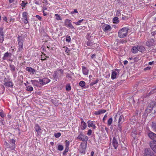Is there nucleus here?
Instances as JSON below:
<instances>
[{
	"label": "nucleus",
	"mask_w": 156,
	"mask_h": 156,
	"mask_svg": "<svg viewBox=\"0 0 156 156\" xmlns=\"http://www.w3.org/2000/svg\"><path fill=\"white\" fill-rule=\"evenodd\" d=\"M129 29L126 27H125L120 30L118 32V36L120 38L125 37L128 34Z\"/></svg>",
	"instance_id": "f257e3e1"
},
{
	"label": "nucleus",
	"mask_w": 156,
	"mask_h": 156,
	"mask_svg": "<svg viewBox=\"0 0 156 156\" xmlns=\"http://www.w3.org/2000/svg\"><path fill=\"white\" fill-rule=\"evenodd\" d=\"M24 38L21 36H19L17 37V41L18 44V48L17 52L21 51L23 49V43Z\"/></svg>",
	"instance_id": "f03ea898"
},
{
	"label": "nucleus",
	"mask_w": 156,
	"mask_h": 156,
	"mask_svg": "<svg viewBox=\"0 0 156 156\" xmlns=\"http://www.w3.org/2000/svg\"><path fill=\"white\" fill-rule=\"evenodd\" d=\"M87 146V142L85 144L82 142L81 143L79 148V151L81 153L85 154Z\"/></svg>",
	"instance_id": "7ed1b4c3"
},
{
	"label": "nucleus",
	"mask_w": 156,
	"mask_h": 156,
	"mask_svg": "<svg viewBox=\"0 0 156 156\" xmlns=\"http://www.w3.org/2000/svg\"><path fill=\"white\" fill-rule=\"evenodd\" d=\"M65 26L69 29H72L74 28V27L71 23V20L66 19L64 23Z\"/></svg>",
	"instance_id": "20e7f679"
},
{
	"label": "nucleus",
	"mask_w": 156,
	"mask_h": 156,
	"mask_svg": "<svg viewBox=\"0 0 156 156\" xmlns=\"http://www.w3.org/2000/svg\"><path fill=\"white\" fill-rule=\"evenodd\" d=\"M77 139H79L83 141H86L87 143V141L88 140V138L87 136H85L82 133H81L77 137Z\"/></svg>",
	"instance_id": "39448f33"
},
{
	"label": "nucleus",
	"mask_w": 156,
	"mask_h": 156,
	"mask_svg": "<svg viewBox=\"0 0 156 156\" xmlns=\"http://www.w3.org/2000/svg\"><path fill=\"white\" fill-rule=\"evenodd\" d=\"M40 83L42 85H44L48 83L50 81V80L47 78H44L42 79H39Z\"/></svg>",
	"instance_id": "423d86ee"
},
{
	"label": "nucleus",
	"mask_w": 156,
	"mask_h": 156,
	"mask_svg": "<svg viewBox=\"0 0 156 156\" xmlns=\"http://www.w3.org/2000/svg\"><path fill=\"white\" fill-rule=\"evenodd\" d=\"M154 41L153 39L148 40L146 42L145 45L149 47L153 46L155 45Z\"/></svg>",
	"instance_id": "0eeeda50"
},
{
	"label": "nucleus",
	"mask_w": 156,
	"mask_h": 156,
	"mask_svg": "<svg viewBox=\"0 0 156 156\" xmlns=\"http://www.w3.org/2000/svg\"><path fill=\"white\" fill-rule=\"evenodd\" d=\"M144 156H154L153 152L147 148L144 150Z\"/></svg>",
	"instance_id": "6e6552de"
},
{
	"label": "nucleus",
	"mask_w": 156,
	"mask_h": 156,
	"mask_svg": "<svg viewBox=\"0 0 156 156\" xmlns=\"http://www.w3.org/2000/svg\"><path fill=\"white\" fill-rule=\"evenodd\" d=\"M119 118V122L118 124H122L124 121V119L123 116L121 115H120L119 114L116 115H115V119L116 118Z\"/></svg>",
	"instance_id": "1a4fd4ad"
},
{
	"label": "nucleus",
	"mask_w": 156,
	"mask_h": 156,
	"mask_svg": "<svg viewBox=\"0 0 156 156\" xmlns=\"http://www.w3.org/2000/svg\"><path fill=\"white\" fill-rule=\"evenodd\" d=\"M150 146L153 151L156 153V143L154 141H151L150 143Z\"/></svg>",
	"instance_id": "9d476101"
},
{
	"label": "nucleus",
	"mask_w": 156,
	"mask_h": 156,
	"mask_svg": "<svg viewBox=\"0 0 156 156\" xmlns=\"http://www.w3.org/2000/svg\"><path fill=\"white\" fill-rule=\"evenodd\" d=\"M26 70L30 72V75H33L36 73V70L31 67H27L26 68Z\"/></svg>",
	"instance_id": "9b49d317"
},
{
	"label": "nucleus",
	"mask_w": 156,
	"mask_h": 156,
	"mask_svg": "<svg viewBox=\"0 0 156 156\" xmlns=\"http://www.w3.org/2000/svg\"><path fill=\"white\" fill-rule=\"evenodd\" d=\"M88 126L89 127H92L93 129H95L96 128L95 124L94 123V122L90 120L87 121Z\"/></svg>",
	"instance_id": "f8f14e48"
},
{
	"label": "nucleus",
	"mask_w": 156,
	"mask_h": 156,
	"mask_svg": "<svg viewBox=\"0 0 156 156\" xmlns=\"http://www.w3.org/2000/svg\"><path fill=\"white\" fill-rule=\"evenodd\" d=\"M112 145L115 149L117 148L118 146V142L115 137H114L113 138Z\"/></svg>",
	"instance_id": "ddd939ff"
},
{
	"label": "nucleus",
	"mask_w": 156,
	"mask_h": 156,
	"mask_svg": "<svg viewBox=\"0 0 156 156\" xmlns=\"http://www.w3.org/2000/svg\"><path fill=\"white\" fill-rule=\"evenodd\" d=\"M103 29L104 31H110L111 28L110 26L105 24L103 27Z\"/></svg>",
	"instance_id": "4468645a"
},
{
	"label": "nucleus",
	"mask_w": 156,
	"mask_h": 156,
	"mask_svg": "<svg viewBox=\"0 0 156 156\" xmlns=\"http://www.w3.org/2000/svg\"><path fill=\"white\" fill-rule=\"evenodd\" d=\"M116 71L118 72L119 69H115V71L112 72L111 78L113 80L115 79L116 77L117 74V73Z\"/></svg>",
	"instance_id": "2eb2a0df"
},
{
	"label": "nucleus",
	"mask_w": 156,
	"mask_h": 156,
	"mask_svg": "<svg viewBox=\"0 0 156 156\" xmlns=\"http://www.w3.org/2000/svg\"><path fill=\"white\" fill-rule=\"evenodd\" d=\"M82 70L83 73L85 75H87L88 74L89 70L86 67L83 66L82 67Z\"/></svg>",
	"instance_id": "dca6fc26"
},
{
	"label": "nucleus",
	"mask_w": 156,
	"mask_h": 156,
	"mask_svg": "<svg viewBox=\"0 0 156 156\" xmlns=\"http://www.w3.org/2000/svg\"><path fill=\"white\" fill-rule=\"evenodd\" d=\"M106 110L100 109L97 111H96L94 114L96 115H99L101 114L105 113L106 112Z\"/></svg>",
	"instance_id": "f3484780"
},
{
	"label": "nucleus",
	"mask_w": 156,
	"mask_h": 156,
	"mask_svg": "<svg viewBox=\"0 0 156 156\" xmlns=\"http://www.w3.org/2000/svg\"><path fill=\"white\" fill-rule=\"evenodd\" d=\"M138 50L139 51L143 52L145 51V48L142 45H137Z\"/></svg>",
	"instance_id": "a211bd4d"
},
{
	"label": "nucleus",
	"mask_w": 156,
	"mask_h": 156,
	"mask_svg": "<svg viewBox=\"0 0 156 156\" xmlns=\"http://www.w3.org/2000/svg\"><path fill=\"white\" fill-rule=\"evenodd\" d=\"M35 129L36 132H37V133L39 134V133L41 132V129L40 126L37 124H36L35 126Z\"/></svg>",
	"instance_id": "6ab92c4d"
},
{
	"label": "nucleus",
	"mask_w": 156,
	"mask_h": 156,
	"mask_svg": "<svg viewBox=\"0 0 156 156\" xmlns=\"http://www.w3.org/2000/svg\"><path fill=\"white\" fill-rule=\"evenodd\" d=\"M4 85H5V86H6L8 87H12L13 85V84L12 82H10V81H9V82H5L4 84Z\"/></svg>",
	"instance_id": "aec40b11"
},
{
	"label": "nucleus",
	"mask_w": 156,
	"mask_h": 156,
	"mask_svg": "<svg viewBox=\"0 0 156 156\" xmlns=\"http://www.w3.org/2000/svg\"><path fill=\"white\" fill-rule=\"evenodd\" d=\"M52 76L53 80H55L56 81H57L58 76V73L57 72H55L53 74Z\"/></svg>",
	"instance_id": "412c9836"
},
{
	"label": "nucleus",
	"mask_w": 156,
	"mask_h": 156,
	"mask_svg": "<svg viewBox=\"0 0 156 156\" xmlns=\"http://www.w3.org/2000/svg\"><path fill=\"white\" fill-rule=\"evenodd\" d=\"M138 46H133V47L131 50L132 52L133 53H136L138 52Z\"/></svg>",
	"instance_id": "4be33fe9"
},
{
	"label": "nucleus",
	"mask_w": 156,
	"mask_h": 156,
	"mask_svg": "<svg viewBox=\"0 0 156 156\" xmlns=\"http://www.w3.org/2000/svg\"><path fill=\"white\" fill-rule=\"evenodd\" d=\"M148 136L151 139L153 140L156 136V134L152 132H151L148 133Z\"/></svg>",
	"instance_id": "5701e85b"
},
{
	"label": "nucleus",
	"mask_w": 156,
	"mask_h": 156,
	"mask_svg": "<svg viewBox=\"0 0 156 156\" xmlns=\"http://www.w3.org/2000/svg\"><path fill=\"white\" fill-rule=\"evenodd\" d=\"M81 129L84 130L87 128V124L83 120L81 121Z\"/></svg>",
	"instance_id": "b1692460"
},
{
	"label": "nucleus",
	"mask_w": 156,
	"mask_h": 156,
	"mask_svg": "<svg viewBox=\"0 0 156 156\" xmlns=\"http://www.w3.org/2000/svg\"><path fill=\"white\" fill-rule=\"evenodd\" d=\"M31 82L33 85L34 86L38 87L39 85V82L38 81L35 80H31Z\"/></svg>",
	"instance_id": "393cba45"
},
{
	"label": "nucleus",
	"mask_w": 156,
	"mask_h": 156,
	"mask_svg": "<svg viewBox=\"0 0 156 156\" xmlns=\"http://www.w3.org/2000/svg\"><path fill=\"white\" fill-rule=\"evenodd\" d=\"M121 154L123 156H124L127 152L126 148V147H124L123 149L121 151Z\"/></svg>",
	"instance_id": "a878e982"
},
{
	"label": "nucleus",
	"mask_w": 156,
	"mask_h": 156,
	"mask_svg": "<svg viewBox=\"0 0 156 156\" xmlns=\"http://www.w3.org/2000/svg\"><path fill=\"white\" fill-rule=\"evenodd\" d=\"M11 54L9 53L8 52L5 53L4 54V56L2 58V59L3 60H5L7 59V58L9 57V55H11Z\"/></svg>",
	"instance_id": "bb28decb"
},
{
	"label": "nucleus",
	"mask_w": 156,
	"mask_h": 156,
	"mask_svg": "<svg viewBox=\"0 0 156 156\" xmlns=\"http://www.w3.org/2000/svg\"><path fill=\"white\" fill-rule=\"evenodd\" d=\"M10 70L12 72H14L16 70V68L14 65H10L9 66Z\"/></svg>",
	"instance_id": "cd10ccee"
},
{
	"label": "nucleus",
	"mask_w": 156,
	"mask_h": 156,
	"mask_svg": "<svg viewBox=\"0 0 156 156\" xmlns=\"http://www.w3.org/2000/svg\"><path fill=\"white\" fill-rule=\"evenodd\" d=\"M112 121H113V119H112V117H111L109 118L108 121V123H107L108 125V126H110L111 125V124L112 123Z\"/></svg>",
	"instance_id": "c85d7f7f"
},
{
	"label": "nucleus",
	"mask_w": 156,
	"mask_h": 156,
	"mask_svg": "<svg viewBox=\"0 0 156 156\" xmlns=\"http://www.w3.org/2000/svg\"><path fill=\"white\" fill-rule=\"evenodd\" d=\"M26 88H27L26 90L27 91H32L33 90L32 87L30 86H29L27 87Z\"/></svg>",
	"instance_id": "c756f323"
},
{
	"label": "nucleus",
	"mask_w": 156,
	"mask_h": 156,
	"mask_svg": "<svg viewBox=\"0 0 156 156\" xmlns=\"http://www.w3.org/2000/svg\"><path fill=\"white\" fill-rule=\"evenodd\" d=\"M63 146L61 145H59L58 146V150L61 151L63 150Z\"/></svg>",
	"instance_id": "7c9ffc66"
},
{
	"label": "nucleus",
	"mask_w": 156,
	"mask_h": 156,
	"mask_svg": "<svg viewBox=\"0 0 156 156\" xmlns=\"http://www.w3.org/2000/svg\"><path fill=\"white\" fill-rule=\"evenodd\" d=\"M119 18L117 17H115L113 18V23H118L119 22Z\"/></svg>",
	"instance_id": "2f4dec72"
},
{
	"label": "nucleus",
	"mask_w": 156,
	"mask_h": 156,
	"mask_svg": "<svg viewBox=\"0 0 156 156\" xmlns=\"http://www.w3.org/2000/svg\"><path fill=\"white\" fill-rule=\"evenodd\" d=\"M79 84L80 86L83 87L85 85V83L84 81H81L79 83Z\"/></svg>",
	"instance_id": "473e14b6"
},
{
	"label": "nucleus",
	"mask_w": 156,
	"mask_h": 156,
	"mask_svg": "<svg viewBox=\"0 0 156 156\" xmlns=\"http://www.w3.org/2000/svg\"><path fill=\"white\" fill-rule=\"evenodd\" d=\"M55 16L56 17L55 19L57 20H61L62 19L61 17V16L58 14H55Z\"/></svg>",
	"instance_id": "72a5a7b5"
},
{
	"label": "nucleus",
	"mask_w": 156,
	"mask_h": 156,
	"mask_svg": "<svg viewBox=\"0 0 156 156\" xmlns=\"http://www.w3.org/2000/svg\"><path fill=\"white\" fill-rule=\"evenodd\" d=\"M83 20H84L83 19L80 20H79L77 22H73V23H75V24L76 25H80V23L82 22Z\"/></svg>",
	"instance_id": "f704fd0d"
},
{
	"label": "nucleus",
	"mask_w": 156,
	"mask_h": 156,
	"mask_svg": "<svg viewBox=\"0 0 156 156\" xmlns=\"http://www.w3.org/2000/svg\"><path fill=\"white\" fill-rule=\"evenodd\" d=\"M87 45L88 46H91L93 45V43L90 40H88L87 42Z\"/></svg>",
	"instance_id": "c9c22d12"
},
{
	"label": "nucleus",
	"mask_w": 156,
	"mask_h": 156,
	"mask_svg": "<svg viewBox=\"0 0 156 156\" xmlns=\"http://www.w3.org/2000/svg\"><path fill=\"white\" fill-rule=\"evenodd\" d=\"M22 21L24 22V23L27 24L28 23V21L27 20V17H23Z\"/></svg>",
	"instance_id": "e433bc0d"
},
{
	"label": "nucleus",
	"mask_w": 156,
	"mask_h": 156,
	"mask_svg": "<svg viewBox=\"0 0 156 156\" xmlns=\"http://www.w3.org/2000/svg\"><path fill=\"white\" fill-rule=\"evenodd\" d=\"M122 124H118V128L117 129L118 130H119L120 132H121L122 130V126H121Z\"/></svg>",
	"instance_id": "4c0bfd02"
},
{
	"label": "nucleus",
	"mask_w": 156,
	"mask_h": 156,
	"mask_svg": "<svg viewBox=\"0 0 156 156\" xmlns=\"http://www.w3.org/2000/svg\"><path fill=\"white\" fill-rule=\"evenodd\" d=\"M151 126L152 128L156 131V124L152 122Z\"/></svg>",
	"instance_id": "58836bf2"
},
{
	"label": "nucleus",
	"mask_w": 156,
	"mask_h": 156,
	"mask_svg": "<svg viewBox=\"0 0 156 156\" xmlns=\"http://www.w3.org/2000/svg\"><path fill=\"white\" fill-rule=\"evenodd\" d=\"M71 40V38L70 36H67L66 37V41L68 42H70Z\"/></svg>",
	"instance_id": "ea45409f"
},
{
	"label": "nucleus",
	"mask_w": 156,
	"mask_h": 156,
	"mask_svg": "<svg viewBox=\"0 0 156 156\" xmlns=\"http://www.w3.org/2000/svg\"><path fill=\"white\" fill-rule=\"evenodd\" d=\"M61 135V134L60 133H55L54 134L56 138L59 137Z\"/></svg>",
	"instance_id": "a19ab883"
},
{
	"label": "nucleus",
	"mask_w": 156,
	"mask_h": 156,
	"mask_svg": "<svg viewBox=\"0 0 156 156\" xmlns=\"http://www.w3.org/2000/svg\"><path fill=\"white\" fill-rule=\"evenodd\" d=\"M126 42L127 41L124 40H120L119 41V43L120 44H125Z\"/></svg>",
	"instance_id": "79ce46f5"
},
{
	"label": "nucleus",
	"mask_w": 156,
	"mask_h": 156,
	"mask_svg": "<svg viewBox=\"0 0 156 156\" xmlns=\"http://www.w3.org/2000/svg\"><path fill=\"white\" fill-rule=\"evenodd\" d=\"M10 142L11 144H12V146L13 145L14 146L15 145V141L13 139L11 140H10Z\"/></svg>",
	"instance_id": "37998d69"
},
{
	"label": "nucleus",
	"mask_w": 156,
	"mask_h": 156,
	"mask_svg": "<svg viewBox=\"0 0 156 156\" xmlns=\"http://www.w3.org/2000/svg\"><path fill=\"white\" fill-rule=\"evenodd\" d=\"M65 146L66 147H69V141L67 140L65 141Z\"/></svg>",
	"instance_id": "c03bdc74"
},
{
	"label": "nucleus",
	"mask_w": 156,
	"mask_h": 156,
	"mask_svg": "<svg viewBox=\"0 0 156 156\" xmlns=\"http://www.w3.org/2000/svg\"><path fill=\"white\" fill-rule=\"evenodd\" d=\"M4 40L3 36H0V43H2Z\"/></svg>",
	"instance_id": "a18cd8bd"
},
{
	"label": "nucleus",
	"mask_w": 156,
	"mask_h": 156,
	"mask_svg": "<svg viewBox=\"0 0 156 156\" xmlns=\"http://www.w3.org/2000/svg\"><path fill=\"white\" fill-rule=\"evenodd\" d=\"M3 36V28H0V36Z\"/></svg>",
	"instance_id": "49530a36"
},
{
	"label": "nucleus",
	"mask_w": 156,
	"mask_h": 156,
	"mask_svg": "<svg viewBox=\"0 0 156 156\" xmlns=\"http://www.w3.org/2000/svg\"><path fill=\"white\" fill-rule=\"evenodd\" d=\"M156 92V89H154L152 90L149 93V94H153L154 93Z\"/></svg>",
	"instance_id": "de8ad7c7"
},
{
	"label": "nucleus",
	"mask_w": 156,
	"mask_h": 156,
	"mask_svg": "<svg viewBox=\"0 0 156 156\" xmlns=\"http://www.w3.org/2000/svg\"><path fill=\"white\" fill-rule=\"evenodd\" d=\"M92 131L91 129H89L88 131L87 134L88 136H90L91 134Z\"/></svg>",
	"instance_id": "09e8293b"
},
{
	"label": "nucleus",
	"mask_w": 156,
	"mask_h": 156,
	"mask_svg": "<svg viewBox=\"0 0 156 156\" xmlns=\"http://www.w3.org/2000/svg\"><path fill=\"white\" fill-rule=\"evenodd\" d=\"M27 13L26 12H23V13L22 15H23V17H27Z\"/></svg>",
	"instance_id": "8fccbe9b"
},
{
	"label": "nucleus",
	"mask_w": 156,
	"mask_h": 156,
	"mask_svg": "<svg viewBox=\"0 0 156 156\" xmlns=\"http://www.w3.org/2000/svg\"><path fill=\"white\" fill-rule=\"evenodd\" d=\"M98 82V80H97L94 81L92 82L90 84V85L91 86H93V85L96 84Z\"/></svg>",
	"instance_id": "3c124183"
},
{
	"label": "nucleus",
	"mask_w": 156,
	"mask_h": 156,
	"mask_svg": "<svg viewBox=\"0 0 156 156\" xmlns=\"http://www.w3.org/2000/svg\"><path fill=\"white\" fill-rule=\"evenodd\" d=\"M121 15L120 10H118L117 11L116 16H120Z\"/></svg>",
	"instance_id": "603ef678"
},
{
	"label": "nucleus",
	"mask_w": 156,
	"mask_h": 156,
	"mask_svg": "<svg viewBox=\"0 0 156 156\" xmlns=\"http://www.w3.org/2000/svg\"><path fill=\"white\" fill-rule=\"evenodd\" d=\"M27 3H25L24 1H22V3H21V6L23 7H25L26 4Z\"/></svg>",
	"instance_id": "864d4df0"
},
{
	"label": "nucleus",
	"mask_w": 156,
	"mask_h": 156,
	"mask_svg": "<svg viewBox=\"0 0 156 156\" xmlns=\"http://www.w3.org/2000/svg\"><path fill=\"white\" fill-rule=\"evenodd\" d=\"M66 89L67 90H71V87L70 85L66 86Z\"/></svg>",
	"instance_id": "5fc2aeb1"
},
{
	"label": "nucleus",
	"mask_w": 156,
	"mask_h": 156,
	"mask_svg": "<svg viewBox=\"0 0 156 156\" xmlns=\"http://www.w3.org/2000/svg\"><path fill=\"white\" fill-rule=\"evenodd\" d=\"M0 115L2 118H3L4 117L5 115L3 111H1L0 112Z\"/></svg>",
	"instance_id": "6e6d98bb"
},
{
	"label": "nucleus",
	"mask_w": 156,
	"mask_h": 156,
	"mask_svg": "<svg viewBox=\"0 0 156 156\" xmlns=\"http://www.w3.org/2000/svg\"><path fill=\"white\" fill-rule=\"evenodd\" d=\"M107 117V114H105L103 119V121L104 122H105V121L106 119V118Z\"/></svg>",
	"instance_id": "4d7b16f0"
},
{
	"label": "nucleus",
	"mask_w": 156,
	"mask_h": 156,
	"mask_svg": "<svg viewBox=\"0 0 156 156\" xmlns=\"http://www.w3.org/2000/svg\"><path fill=\"white\" fill-rule=\"evenodd\" d=\"M36 17L39 20H41V17L39 15H36Z\"/></svg>",
	"instance_id": "13d9d810"
},
{
	"label": "nucleus",
	"mask_w": 156,
	"mask_h": 156,
	"mask_svg": "<svg viewBox=\"0 0 156 156\" xmlns=\"http://www.w3.org/2000/svg\"><path fill=\"white\" fill-rule=\"evenodd\" d=\"M75 12V13H78V11H77L76 9H74V11L71 12V14H73Z\"/></svg>",
	"instance_id": "bf43d9fd"
},
{
	"label": "nucleus",
	"mask_w": 156,
	"mask_h": 156,
	"mask_svg": "<svg viewBox=\"0 0 156 156\" xmlns=\"http://www.w3.org/2000/svg\"><path fill=\"white\" fill-rule=\"evenodd\" d=\"M69 147H65V152H68V151H69Z\"/></svg>",
	"instance_id": "052dcab7"
},
{
	"label": "nucleus",
	"mask_w": 156,
	"mask_h": 156,
	"mask_svg": "<svg viewBox=\"0 0 156 156\" xmlns=\"http://www.w3.org/2000/svg\"><path fill=\"white\" fill-rule=\"evenodd\" d=\"M70 50L69 49V48L67 47H66V50H65V52L67 53H68L69 52Z\"/></svg>",
	"instance_id": "680f3d73"
},
{
	"label": "nucleus",
	"mask_w": 156,
	"mask_h": 156,
	"mask_svg": "<svg viewBox=\"0 0 156 156\" xmlns=\"http://www.w3.org/2000/svg\"><path fill=\"white\" fill-rule=\"evenodd\" d=\"M66 77L68 78H71V76H70V75L68 73H67L66 74Z\"/></svg>",
	"instance_id": "e2e57ef3"
},
{
	"label": "nucleus",
	"mask_w": 156,
	"mask_h": 156,
	"mask_svg": "<svg viewBox=\"0 0 156 156\" xmlns=\"http://www.w3.org/2000/svg\"><path fill=\"white\" fill-rule=\"evenodd\" d=\"M105 129L106 131V132L108 133L109 132V129L107 128V127H105Z\"/></svg>",
	"instance_id": "0e129e2a"
},
{
	"label": "nucleus",
	"mask_w": 156,
	"mask_h": 156,
	"mask_svg": "<svg viewBox=\"0 0 156 156\" xmlns=\"http://www.w3.org/2000/svg\"><path fill=\"white\" fill-rule=\"evenodd\" d=\"M58 70L60 71V73L61 74H62L63 73V70L62 69H59Z\"/></svg>",
	"instance_id": "69168bd1"
},
{
	"label": "nucleus",
	"mask_w": 156,
	"mask_h": 156,
	"mask_svg": "<svg viewBox=\"0 0 156 156\" xmlns=\"http://www.w3.org/2000/svg\"><path fill=\"white\" fill-rule=\"evenodd\" d=\"M95 58V54H93L91 57L92 59H94Z\"/></svg>",
	"instance_id": "338daca9"
},
{
	"label": "nucleus",
	"mask_w": 156,
	"mask_h": 156,
	"mask_svg": "<svg viewBox=\"0 0 156 156\" xmlns=\"http://www.w3.org/2000/svg\"><path fill=\"white\" fill-rule=\"evenodd\" d=\"M128 62L127 61L125 60V61H124V64L125 65H126V64H127Z\"/></svg>",
	"instance_id": "774afa93"
}]
</instances>
